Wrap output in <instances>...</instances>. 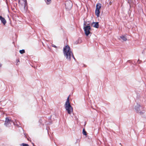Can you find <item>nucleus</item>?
Segmentation results:
<instances>
[{
    "label": "nucleus",
    "mask_w": 146,
    "mask_h": 146,
    "mask_svg": "<svg viewBox=\"0 0 146 146\" xmlns=\"http://www.w3.org/2000/svg\"><path fill=\"white\" fill-rule=\"evenodd\" d=\"M94 27L96 28H98L99 27L98 23L96 22L95 23L94 25Z\"/></svg>",
    "instance_id": "f8f14e48"
},
{
    "label": "nucleus",
    "mask_w": 146,
    "mask_h": 146,
    "mask_svg": "<svg viewBox=\"0 0 146 146\" xmlns=\"http://www.w3.org/2000/svg\"><path fill=\"white\" fill-rule=\"evenodd\" d=\"M91 28L90 26H86L84 27V31L86 35L88 36L90 33V30Z\"/></svg>",
    "instance_id": "7ed1b4c3"
},
{
    "label": "nucleus",
    "mask_w": 146,
    "mask_h": 146,
    "mask_svg": "<svg viewBox=\"0 0 146 146\" xmlns=\"http://www.w3.org/2000/svg\"><path fill=\"white\" fill-rule=\"evenodd\" d=\"M19 3L22 6L24 7L25 6L26 3V1L25 0H23L21 1V2H20V1H19Z\"/></svg>",
    "instance_id": "6e6552de"
},
{
    "label": "nucleus",
    "mask_w": 146,
    "mask_h": 146,
    "mask_svg": "<svg viewBox=\"0 0 146 146\" xmlns=\"http://www.w3.org/2000/svg\"><path fill=\"white\" fill-rule=\"evenodd\" d=\"M63 52L64 55L66 56L68 59H69L70 60L71 57L74 59H75L73 53L71 51L70 47L69 46L67 45L64 48Z\"/></svg>",
    "instance_id": "f257e3e1"
},
{
    "label": "nucleus",
    "mask_w": 146,
    "mask_h": 146,
    "mask_svg": "<svg viewBox=\"0 0 146 146\" xmlns=\"http://www.w3.org/2000/svg\"><path fill=\"white\" fill-rule=\"evenodd\" d=\"M18 60V61H19V60Z\"/></svg>",
    "instance_id": "aec40b11"
},
{
    "label": "nucleus",
    "mask_w": 146,
    "mask_h": 146,
    "mask_svg": "<svg viewBox=\"0 0 146 146\" xmlns=\"http://www.w3.org/2000/svg\"><path fill=\"white\" fill-rule=\"evenodd\" d=\"M1 66V65L0 64V67Z\"/></svg>",
    "instance_id": "6ab92c4d"
},
{
    "label": "nucleus",
    "mask_w": 146,
    "mask_h": 146,
    "mask_svg": "<svg viewBox=\"0 0 146 146\" xmlns=\"http://www.w3.org/2000/svg\"><path fill=\"white\" fill-rule=\"evenodd\" d=\"M47 0V2H46V3L47 4H49L51 1V0Z\"/></svg>",
    "instance_id": "f3484780"
},
{
    "label": "nucleus",
    "mask_w": 146,
    "mask_h": 146,
    "mask_svg": "<svg viewBox=\"0 0 146 146\" xmlns=\"http://www.w3.org/2000/svg\"><path fill=\"white\" fill-rule=\"evenodd\" d=\"M141 107L138 104L135 106V109L137 111V112L140 113V114H142L143 113V112L141 111Z\"/></svg>",
    "instance_id": "39448f33"
},
{
    "label": "nucleus",
    "mask_w": 146,
    "mask_h": 146,
    "mask_svg": "<svg viewBox=\"0 0 146 146\" xmlns=\"http://www.w3.org/2000/svg\"><path fill=\"white\" fill-rule=\"evenodd\" d=\"M65 108L69 114H71L73 111V108L71 106L69 101V96L67 98L65 104Z\"/></svg>",
    "instance_id": "f03ea898"
},
{
    "label": "nucleus",
    "mask_w": 146,
    "mask_h": 146,
    "mask_svg": "<svg viewBox=\"0 0 146 146\" xmlns=\"http://www.w3.org/2000/svg\"><path fill=\"white\" fill-rule=\"evenodd\" d=\"M0 20L1 22L5 25L6 23V21L5 18L2 17L1 16H0Z\"/></svg>",
    "instance_id": "0eeeda50"
},
{
    "label": "nucleus",
    "mask_w": 146,
    "mask_h": 146,
    "mask_svg": "<svg viewBox=\"0 0 146 146\" xmlns=\"http://www.w3.org/2000/svg\"><path fill=\"white\" fill-rule=\"evenodd\" d=\"M13 123L15 125H17V126H19L20 125V123L18 122V123L17 122H13Z\"/></svg>",
    "instance_id": "4468645a"
},
{
    "label": "nucleus",
    "mask_w": 146,
    "mask_h": 146,
    "mask_svg": "<svg viewBox=\"0 0 146 146\" xmlns=\"http://www.w3.org/2000/svg\"><path fill=\"white\" fill-rule=\"evenodd\" d=\"M102 7V4L100 3H98L96 4V10H100Z\"/></svg>",
    "instance_id": "1a4fd4ad"
},
{
    "label": "nucleus",
    "mask_w": 146,
    "mask_h": 146,
    "mask_svg": "<svg viewBox=\"0 0 146 146\" xmlns=\"http://www.w3.org/2000/svg\"><path fill=\"white\" fill-rule=\"evenodd\" d=\"M65 5L66 9H70L72 7V4L71 1H68L66 2Z\"/></svg>",
    "instance_id": "20e7f679"
},
{
    "label": "nucleus",
    "mask_w": 146,
    "mask_h": 146,
    "mask_svg": "<svg viewBox=\"0 0 146 146\" xmlns=\"http://www.w3.org/2000/svg\"><path fill=\"white\" fill-rule=\"evenodd\" d=\"M19 52L20 53H21V54H23L25 53V50L23 49L22 50H20L19 51Z\"/></svg>",
    "instance_id": "2eb2a0df"
},
{
    "label": "nucleus",
    "mask_w": 146,
    "mask_h": 146,
    "mask_svg": "<svg viewBox=\"0 0 146 146\" xmlns=\"http://www.w3.org/2000/svg\"><path fill=\"white\" fill-rule=\"evenodd\" d=\"M52 46L54 47H56V46L55 45H53Z\"/></svg>",
    "instance_id": "a211bd4d"
},
{
    "label": "nucleus",
    "mask_w": 146,
    "mask_h": 146,
    "mask_svg": "<svg viewBox=\"0 0 146 146\" xmlns=\"http://www.w3.org/2000/svg\"><path fill=\"white\" fill-rule=\"evenodd\" d=\"M120 38L123 41H125L127 40V37L124 35H122L120 36Z\"/></svg>",
    "instance_id": "9b49d317"
},
{
    "label": "nucleus",
    "mask_w": 146,
    "mask_h": 146,
    "mask_svg": "<svg viewBox=\"0 0 146 146\" xmlns=\"http://www.w3.org/2000/svg\"><path fill=\"white\" fill-rule=\"evenodd\" d=\"M82 133L84 135H87V132L84 129L83 130Z\"/></svg>",
    "instance_id": "ddd939ff"
},
{
    "label": "nucleus",
    "mask_w": 146,
    "mask_h": 146,
    "mask_svg": "<svg viewBox=\"0 0 146 146\" xmlns=\"http://www.w3.org/2000/svg\"><path fill=\"white\" fill-rule=\"evenodd\" d=\"M21 146H29L28 144L25 143H23L21 145Z\"/></svg>",
    "instance_id": "dca6fc26"
},
{
    "label": "nucleus",
    "mask_w": 146,
    "mask_h": 146,
    "mask_svg": "<svg viewBox=\"0 0 146 146\" xmlns=\"http://www.w3.org/2000/svg\"><path fill=\"white\" fill-rule=\"evenodd\" d=\"M12 122V121L11 119H9L8 117H7L6 118L5 125L7 126L9 124H11Z\"/></svg>",
    "instance_id": "423d86ee"
},
{
    "label": "nucleus",
    "mask_w": 146,
    "mask_h": 146,
    "mask_svg": "<svg viewBox=\"0 0 146 146\" xmlns=\"http://www.w3.org/2000/svg\"><path fill=\"white\" fill-rule=\"evenodd\" d=\"M18 60V61H19V60Z\"/></svg>",
    "instance_id": "412c9836"
},
{
    "label": "nucleus",
    "mask_w": 146,
    "mask_h": 146,
    "mask_svg": "<svg viewBox=\"0 0 146 146\" xmlns=\"http://www.w3.org/2000/svg\"><path fill=\"white\" fill-rule=\"evenodd\" d=\"M100 13V10H98L96 9L95 11V13L96 15L97 16V17H99Z\"/></svg>",
    "instance_id": "9d476101"
}]
</instances>
